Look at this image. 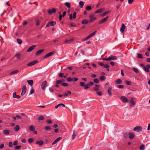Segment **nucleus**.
<instances>
[{"label": "nucleus", "instance_id": "obj_5", "mask_svg": "<svg viewBox=\"0 0 150 150\" xmlns=\"http://www.w3.org/2000/svg\"><path fill=\"white\" fill-rule=\"evenodd\" d=\"M150 69V64H147L146 65V67L143 68V69L146 72H149V69Z\"/></svg>", "mask_w": 150, "mask_h": 150}, {"label": "nucleus", "instance_id": "obj_54", "mask_svg": "<svg viewBox=\"0 0 150 150\" xmlns=\"http://www.w3.org/2000/svg\"><path fill=\"white\" fill-rule=\"evenodd\" d=\"M44 117L42 116H41L38 117V120H44Z\"/></svg>", "mask_w": 150, "mask_h": 150}, {"label": "nucleus", "instance_id": "obj_59", "mask_svg": "<svg viewBox=\"0 0 150 150\" xmlns=\"http://www.w3.org/2000/svg\"><path fill=\"white\" fill-rule=\"evenodd\" d=\"M128 134L127 133H124L123 136L125 138H126L128 137Z\"/></svg>", "mask_w": 150, "mask_h": 150}, {"label": "nucleus", "instance_id": "obj_53", "mask_svg": "<svg viewBox=\"0 0 150 150\" xmlns=\"http://www.w3.org/2000/svg\"><path fill=\"white\" fill-rule=\"evenodd\" d=\"M122 80L120 79H118L116 81V82L118 84L121 83H122Z\"/></svg>", "mask_w": 150, "mask_h": 150}, {"label": "nucleus", "instance_id": "obj_15", "mask_svg": "<svg viewBox=\"0 0 150 150\" xmlns=\"http://www.w3.org/2000/svg\"><path fill=\"white\" fill-rule=\"evenodd\" d=\"M120 98L122 99V102L124 103L127 102L129 101V100L124 96L121 97Z\"/></svg>", "mask_w": 150, "mask_h": 150}, {"label": "nucleus", "instance_id": "obj_34", "mask_svg": "<svg viewBox=\"0 0 150 150\" xmlns=\"http://www.w3.org/2000/svg\"><path fill=\"white\" fill-rule=\"evenodd\" d=\"M29 129L30 131L33 132L35 130V127L33 125H31L29 127Z\"/></svg>", "mask_w": 150, "mask_h": 150}, {"label": "nucleus", "instance_id": "obj_55", "mask_svg": "<svg viewBox=\"0 0 150 150\" xmlns=\"http://www.w3.org/2000/svg\"><path fill=\"white\" fill-rule=\"evenodd\" d=\"M124 86L122 85H119L117 86V87L119 88H123Z\"/></svg>", "mask_w": 150, "mask_h": 150}, {"label": "nucleus", "instance_id": "obj_22", "mask_svg": "<svg viewBox=\"0 0 150 150\" xmlns=\"http://www.w3.org/2000/svg\"><path fill=\"white\" fill-rule=\"evenodd\" d=\"M73 38H71L69 40H66L64 42L65 43H70V42L73 41L74 40Z\"/></svg>", "mask_w": 150, "mask_h": 150}, {"label": "nucleus", "instance_id": "obj_36", "mask_svg": "<svg viewBox=\"0 0 150 150\" xmlns=\"http://www.w3.org/2000/svg\"><path fill=\"white\" fill-rule=\"evenodd\" d=\"M106 79V77L104 76H100L99 77V79L100 81H104Z\"/></svg>", "mask_w": 150, "mask_h": 150}, {"label": "nucleus", "instance_id": "obj_60", "mask_svg": "<svg viewBox=\"0 0 150 150\" xmlns=\"http://www.w3.org/2000/svg\"><path fill=\"white\" fill-rule=\"evenodd\" d=\"M35 92V91L34 89L32 88L31 89L30 91V94H33Z\"/></svg>", "mask_w": 150, "mask_h": 150}, {"label": "nucleus", "instance_id": "obj_32", "mask_svg": "<svg viewBox=\"0 0 150 150\" xmlns=\"http://www.w3.org/2000/svg\"><path fill=\"white\" fill-rule=\"evenodd\" d=\"M79 6L81 8H82L84 5V3L82 1H80L79 2Z\"/></svg>", "mask_w": 150, "mask_h": 150}, {"label": "nucleus", "instance_id": "obj_18", "mask_svg": "<svg viewBox=\"0 0 150 150\" xmlns=\"http://www.w3.org/2000/svg\"><path fill=\"white\" fill-rule=\"evenodd\" d=\"M56 11L55 8H53L52 10H49L48 11V12L50 14H52L53 13H55Z\"/></svg>", "mask_w": 150, "mask_h": 150}, {"label": "nucleus", "instance_id": "obj_8", "mask_svg": "<svg viewBox=\"0 0 150 150\" xmlns=\"http://www.w3.org/2000/svg\"><path fill=\"white\" fill-rule=\"evenodd\" d=\"M54 52H50V53H47V54H46L43 57V59L46 58H47L48 57L53 55V54H54Z\"/></svg>", "mask_w": 150, "mask_h": 150}, {"label": "nucleus", "instance_id": "obj_41", "mask_svg": "<svg viewBox=\"0 0 150 150\" xmlns=\"http://www.w3.org/2000/svg\"><path fill=\"white\" fill-rule=\"evenodd\" d=\"M67 92V93H64L63 94V95L64 96H68V94H71V92L70 91H66Z\"/></svg>", "mask_w": 150, "mask_h": 150}, {"label": "nucleus", "instance_id": "obj_48", "mask_svg": "<svg viewBox=\"0 0 150 150\" xmlns=\"http://www.w3.org/2000/svg\"><path fill=\"white\" fill-rule=\"evenodd\" d=\"M92 9V7L91 6H88L86 7V10L87 11H90Z\"/></svg>", "mask_w": 150, "mask_h": 150}, {"label": "nucleus", "instance_id": "obj_63", "mask_svg": "<svg viewBox=\"0 0 150 150\" xmlns=\"http://www.w3.org/2000/svg\"><path fill=\"white\" fill-rule=\"evenodd\" d=\"M21 145L16 146L15 147V149H18L21 147Z\"/></svg>", "mask_w": 150, "mask_h": 150}, {"label": "nucleus", "instance_id": "obj_39", "mask_svg": "<svg viewBox=\"0 0 150 150\" xmlns=\"http://www.w3.org/2000/svg\"><path fill=\"white\" fill-rule=\"evenodd\" d=\"M73 134L72 136V140H73L75 138V137L76 136V134H75V131L74 130L73 131Z\"/></svg>", "mask_w": 150, "mask_h": 150}, {"label": "nucleus", "instance_id": "obj_52", "mask_svg": "<svg viewBox=\"0 0 150 150\" xmlns=\"http://www.w3.org/2000/svg\"><path fill=\"white\" fill-rule=\"evenodd\" d=\"M61 85L62 86H68L69 85L68 83H62Z\"/></svg>", "mask_w": 150, "mask_h": 150}, {"label": "nucleus", "instance_id": "obj_35", "mask_svg": "<svg viewBox=\"0 0 150 150\" xmlns=\"http://www.w3.org/2000/svg\"><path fill=\"white\" fill-rule=\"evenodd\" d=\"M64 4L68 8H69L71 7V4L70 3L68 2H66L64 3Z\"/></svg>", "mask_w": 150, "mask_h": 150}, {"label": "nucleus", "instance_id": "obj_29", "mask_svg": "<svg viewBox=\"0 0 150 150\" xmlns=\"http://www.w3.org/2000/svg\"><path fill=\"white\" fill-rule=\"evenodd\" d=\"M112 88L110 87L108 88V95L110 96H111L112 95V93L111 92V91L112 90Z\"/></svg>", "mask_w": 150, "mask_h": 150}, {"label": "nucleus", "instance_id": "obj_33", "mask_svg": "<svg viewBox=\"0 0 150 150\" xmlns=\"http://www.w3.org/2000/svg\"><path fill=\"white\" fill-rule=\"evenodd\" d=\"M20 129V127L18 125H16L14 128V129L16 132L18 131Z\"/></svg>", "mask_w": 150, "mask_h": 150}, {"label": "nucleus", "instance_id": "obj_11", "mask_svg": "<svg viewBox=\"0 0 150 150\" xmlns=\"http://www.w3.org/2000/svg\"><path fill=\"white\" fill-rule=\"evenodd\" d=\"M76 12H74L73 14V17L72 16V14H70L69 15V19L70 20H71L73 18L74 19H75L76 17Z\"/></svg>", "mask_w": 150, "mask_h": 150}, {"label": "nucleus", "instance_id": "obj_42", "mask_svg": "<svg viewBox=\"0 0 150 150\" xmlns=\"http://www.w3.org/2000/svg\"><path fill=\"white\" fill-rule=\"evenodd\" d=\"M17 43L19 45L21 44L22 42V40L19 38L17 39Z\"/></svg>", "mask_w": 150, "mask_h": 150}, {"label": "nucleus", "instance_id": "obj_27", "mask_svg": "<svg viewBox=\"0 0 150 150\" xmlns=\"http://www.w3.org/2000/svg\"><path fill=\"white\" fill-rule=\"evenodd\" d=\"M60 106H62L63 108L65 107V105L64 104L62 103H61L56 106L55 108H57L58 107H60Z\"/></svg>", "mask_w": 150, "mask_h": 150}, {"label": "nucleus", "instance_id": "obj_17", "mask_svg": "<svg viewBox=\"0 0 150 150\" xmlns=\"http://www.w3.org/2000/svg\"><path fill=\"white\" fill-rule=\"evenodd\" d=\"M125 28V26L124 23L122 24L121 28L120 29V31L122 33L124 32V30Z\"/></svg>", "mask_w": 150, "mask_h": 150}, {"label": "nucleus", "instance_id": "obj_12", "mask_svg": "<svg viewBox=\"0 0 150 150\" xmlns=\"http://www.w3.org/2000/svg\"><path fill=\"white\" fill-rule=\"evenodd\" d=\"M105 10V8H100L98 10H96L95 12V14L98 13H101L103 11H104Z\"/></svg>", "mask_w": 150, "mask_h": 150}, {"label": "nucleus", "instance_id": "obj_16", "mask_svg": "<svg viewBox=\"0 0 150 150\" xmlns=\"http://www.w3.org/2000/svg\"><path fill=\"white\" fill-rule=\"evenodd\" d=\"M36 45H33L30 47L27 50V52H30L33 50L34 48L36 47Z\"/></svg>", "mask_w": 150, "mask_h": 150}, {"label": "nucleus", "instance_id": "obj_45", "mask_svg": "<svg viewBox=\"0 0 150 150\" xmlns=\"http://www.w3.org/2000/svg\"><path fill=\"white\" fill-rule=\"evenodd\" d=\"M137 57L138 58L142 59L143 58V56L142 54H137Z\"/></svg>", "mask_w": 150, "mask_h": 150}, {"label": "nucleus", "instance_id": "obj_19", "mask_svg": "<svg viewBox=\"0 0 150 150\" xmlns=\"http://www.w3.org/2000/svg\"><path fill=\"white\" fill-rule=\"evenodd\" d=\"M129 137L130 139H132L134 137V134L133 133L129 132Z\"/></svg>", "mask_w": 150, "mask_h": 150}, {"label": "nucleus", "instance_id": "obj_49", "mask_svg": "<svg viewBox=\"0 0 150 150\" xmlns=\"http://www.w3.org/2000/svg\"><path fill=\"white\" fill-rule=\"evenodd\" d=\"M133 70L136 73H139V71L138 70V69L136 68H134V67L133 68Z\"/></svg>", "mask_w": 150, "mask_h": 150}, {"label": "nucleus", "instance_id": "obj_57", "mask_svg": "<svg viewBox=\"0 0 150 150\" xmlns=\"http://www.w3.org/2000/svg\"><path fill=\"white\" fill-rule=\"evenodd\" d=\"M64 74L63 73H59L58 75L61 78L63 77L64 76Z\"/></svg>", "mask_w": 150, "mask_h": 150}, {"label": "nucleus", "instance_id": "obj_13", "mask_svg": "<svg viewBox=\"0 0 150 150\" xmlns=\"http://www.w3.org/2000/svg\"><path fill=\"white\" fill-rule=\"evenodd\" d=\"M89 18L90 19L93 20L95 19V21L96 19V18L95 17V15L93 13H91L89 16Z\"/></svg>", "mask_w": 150, "mask_h": 150}, {"label": "nucleus", "instance_id": "obj_46", "mask_svg": "<svg viewBox=\"0 0 150 150\" xmlns=\"http://www.w3.org/2000/svg\"><path fill=\"white\" fill-rule=\"evenodd\" d=\"M93 81L94 83H98L99 82V80L97 78H95L93 80Z\"/></svg>", "mask_w": 150, "mask_h": 150}, {"label": "nucleus", "instance_id": "obj_3", "mask_svg": "<svg viewBox=\"0 0 150 150\" xmlns=\"http://www.w3.org/2000/svg\"><path fill=\"white\" fill-rule=\"evenodd\" d=\"M142 127L140 126H137L135 127L133 129V130L134 131H136L137 132H142Z\"/></svg>", "mask_w": 150, "mask_h": 150}, {"label": "nucleus", "instance_id": "obj_23", "mask_svg": "<svg viewBox=\"0 0 150 150\" xmlns=\"http://www.w3.org/2000/svg\"><path fill=\"white\" fill-rule=\"evenodd\" d=\"M61 137H59L57 139L52 143V144L54 145L59 142L60 139H62Z\"/></svg>", "mask_w": 150, "mask_h": 150}, {"label": "nucleus", "instance_id": "obj_2", "mask_svg": "<svg viewBox=\"0 0 150 150\" xmlns=\"http://www.w3.org/2000/svg\"><path fill=\"white\" fill-rule=\"evenodd\" d=\"M56 24V22L55 21L49 22L46 25V27H48L51 26H54Z\"/></svg>", "mask_w": 150, "mask_h": 150}, {"label": "nucleus", "instance_id": "obj_21", "mask_svg": "<svg viewBox=\"0 0 150 150\" xmlns=\"http://www.w3.org/2000/svg\"><path fill=\"white\" fill-rule=\"evenodd\" d=\"M36 144H38L39 146H40L43 144V142L42 140H40L37 141L36 142Z\"/></svg>", "mask_w": 150, "mask_h": 150}, {"label": "nucleus", "instance_id": "obj_40", "mask_svg": "<svg viewBox=\"0 0 150 150\" xmlns=\"http://www.w3.org/2000/svg\"><path fill=\"white\" fill-rule=\"evenodd\" d=\"M26 87L25 86H24L22 88V92L26 93Z\"/></svg>", "mask_w": 150, "mask_h": 150}, {"label": "nucleus", "instance_id": "obj_47", "mask_svg": "<svg viewBox=\"0 0 150 150\" xmlns=\"http://www.w3.org/2000/svg\"><path fill=\"white\" fill-rule=\"evenodd\" d=\"M145 148V145L144 144H142L139 147V149L140 150H143Z\"/></svg>", "mask_w": 150, "mask_h": 150}, {"label": "nucleus", "instance_id": "obj_38", "mask_svg": "<svg viewBox=\"0 0 150 150\" xmlns=\"http://www.w3.org/2000/svg\"><path fill=\"white\" fill-rule=\"evenodd\" d=\"M110 11H105L102 14L101 16H105L107 14L110 13Z\"/></svg>", "mask_w": 150, "mask_h": 150}, {"label": "nucleus", "instance_id": "obj_4", "mask_svg": "<svg viewBox=\"0 0 150 150\" xmlns=\"http://www.w3.org/2000/svg\"><path fill=\"white\" fill-rule=\"evenodd\" d=\"M98 64L100 66L103 67L104 68H107V70L108 71H109L110 70V69L109 68V66L107 64H105L101 62H99Z\"/></svg>", "mask_w": 150, "mask_h": 150}, {"label": "nucleus", "instance_id": "obj_26", "mask_svg": "<svg viewBox=\"0 0 150 150\" xmlns=\"http://www.w3.org/2000/svg\"><path fill=\"white\" fill-rule=\"evenodd\" d=\"M96 32V31H94L93 32L90 34L88 36V38H90L92 37H93V36L94 35Z\"/></svg>", "mask_w": 150, "mask_h": 150}, {"label": "nucleus", "instance_id": "obj_43", "mask_svg": "<svg viewBox=\"0 0 150 150\" xmlns=\"http://www.w3.org/2000/svg\"><path fill=\"white\" fill-rule=\"evenodd\" d=\"M44 129L47 130L49 131L51 129V127L49 126H46L44 127Z\"/></svg>", "mask_w": 150, "mask_h": 150}, {"label": "nucleus", "instance_id": "obj_6", "mask_svg": "<svg viewBox=\"0 0 150 150\" xmlns=\"http://www.w3.org/2000/svg\"><path fill=\"white\" fill-rule=\"evenodd\" d=\"M47 82L46 81H44L41 85V88L43 90H45L47 86Z\"/></svg>", "mask_w": 150, "mask_h": 150}, {"label": "nucleus", "instance_id": "obj_14", "mask_svg": "<svg viewBox=\"0 0 150 150\" xmlns=\"http://www.w3.org/2000/svg\"><path fill=\"white\" fill-rule=\"evenodd\" d=\"M109 61L111 60H117V57L111 55L108 57Z\"/></svg>", "mask_w": 150, "mask_h": 150}, {"label": "nucleus", "instance_id": "obj_58", "mask_svg": "<svg viewBox=\"0 0 150 150\" xmlns=\"http://www.w3.org/2000/svg\"><path fill=\"white\" fill-rule=\"evenodd\" d=\"M96 93L98 95L101 96L102 95V93L101 91H98L96 92Z\"/></svg>", "mask_w": 150, "mask_h": 150}, {"label": "nucleus", "instance_id": "obj_44", "mask_svg": "<svg viewBox=\"0 0 150 150\" xmlns=\"http://www.w3.org/2000/svg\"><path fill=\"white\" fill-rule=\"evenodd\" d=\"M28 142L29 143H31L34 141V139L33 138H30L28 139Z\"/></svg>", "mask_w": 150, "mask_h": 150}, {"label": "nucleus", "instance_id": "obj_1", "mask_svg": "<svg viewBox=\"0 0 150 150\" xmlns=\"http://www.w3.org/2000/svg\"><path fill=\"white\" fill-rule=\"evenodd\" d=\"M79 85L81 87H84V89L86 90L89 88L90 87V85L89 83L85 85L84 82H81L79 83Z\"/></svg>", "mask_w": 150, "mask_h": 150}, {"label": "nucleus", "instance_id": "obj_30", "mask_svg": "<svg viewBox=\"0 0 150 150\" xmlns=\"http://www.w3.org/2000/svg\"><path fill=\"white\" fill-rule=\"evenodd\" d=\"M88 21L86 19L83 20L81 22V23L83 25H86L88 23Z\"/></svg>", "mask_w": 150, "mask_h": 150}, {"label": "nucleus", "instance_id": "obj_9", "mask_svg": "<svg viewBox=\"0 0 150 150\" xmlns=\"http://www.w3.org/2000/svg\"><path fill=\"white\" fill-rule=\"evenodd\" d=\"M134 98H132L129 101V105L131 107L134 106L135 104V102L133 100Z\"/></svg>", "mask_w": 150, "mask_h": 150}, {"label": "nucleus", "instance_id": "obj_51", "mask_svg": "<svg viewBox=\"0 0 150 150\" xmlns=\"http://www.w3.org/2000/svg\"><path fill=\"white\" fill-rule=\"evenodd\" d=\"M125 83L127 85H131L132 84L129 81H125Z\"/></svg>", "mask_w": 150, "mask_h": 150}, {"label": "nucleus", "instance_id": "obj_50", "mask_svg": "<svg viewBox=\"0 0 150 150\" xmlns=\"http://www.w3.org/2000/svg\"><path fill=\"white\" fill-rule=\"evenodd\" d=\"M67 81L68 82H71L73 81V78L71 77H69L67 79Z\"/></svg>", "mask_w": 150, "mask_h": 150}, {"label": "nucleus", "instance_id": "obj_56", "mask_svg": "<svg viewBox=\"0 0 150 150\" xmlns=\"http://www.w3.org/2000/svg\"><path fill=\"white\" fill-rule=\"evenodd\" d=\"M15 57H16L17 58H19L20 57V54H17L15 55Z\"/></svg>", "mask_w": 150, "mask_h": 150}, {"label": "nucleus", "instance_id": "obj_20", "mask_svg": "<svg viewBox=\"0 0 150 150\" xmlns=\"http://www.w3.org/2000/svg\"><path fill=\"white\" fill-rule=\"evenodd\" d=\"M44 51V49H41L35 53V55L38 56L42 53Z\"/></svg>", "mask_w": 150, "mask_h": 150}, {"label": "nucleus", "instance_id": "obj_64", "mask_svg": "<svg viewBox=\"0 0 150 150\" xmlns=\"http://www.w3.org/2000/svg\"><path fill=\"white\" fill-rule=\"evenodd\" d=\"M93 89L94 91H98L100 90L99 88L97 87H94Z\"/></svg>", "mask_w": 150, "mask_h": 150}, {"label": "nucleus", "instance_id": "obj_28", "mask_svg": "<svg viewBox=\"0 0 150 150\" xmlns=\"http://www.w3.org/2000/svg\"><path fill=\"white\" fill-rule=\"evenodd\" d=\"M19 71L18 70H14L11 72L10 73V75H12L14 74H15L18 73L19 72Z\"/></svg>", "mask_w": 150, "mask_h": 150}, {"label": "nucleus", "instance_id": "obj_24", "mask_svg": "<svg viewBox=\"0 0 150 150\" xmlns=\"http://www.w3.org/2000/svg\"><path fill=\"white\" fill-rule=\"evenodd\" d=\"M13 97L14 98H20L21 96L19 95H16V92H15L13 93Z\"/></svg>", "mask_w": 150, "mask_h": 150}, {"label": "nucleus", "instance_id": "obj_62", "mask_svg": "<svg viewBox=\"0 0 150 150\" xmlns=\"http://www.w3.org/2000/svg\"><path fill=\"white\" fill-rule=\"evenodd\" d=\"M46 122L48 124H52V122L50 120H47L46 121Z\"/></svg>", "mask_w": 150, "mask_h": 150}, {"label": "nucleus", "instance_id": "obj_25", "mask_svg": "<svg viewBox=\"0 0 150 150\" xmlns=\"http://www.w3.org/2000/svg\"><path fill=\"white\" fill-rule=\"evenodd\" d=\"M96 32V31H94L93 32L90 34L88 36V38H90L92 37H93V36L94 35Z\"/></svg>", "mask_w": 150, "mask_h": 150}, {"label": "nucleus", "instance_id": "obj_31", "mask_svg": "<svg viewBox=\"0 0 150 150\" xmlns=\"http://www.w3.org/2000/svg\"><path fill=\"white\" fill-rule=\"evenodd\" d=\"M27 82H28L29 85L30 86H32L33 85V81L32 80H28L27 81Z\"/></svg>", "mask_w": 150, "mask_h": 150}, {"label": "nucleus", "instance_id": "obj_37", "mask_svg": "<svg viewBox=\"0 0 150 150\" xmlns=\"http://www.w3.org/2000/svg\"><path fill=\"white\" fill-rule=\"evenodd\" d=\"M3 133L5 135H8L9 134V131L8 130H5L3 131Z\"/></svg>", "mask_w": 150, "mask_h": 150}, {"label": "nucleus", "instance_id": "obj_7", "mask_svg": "<svg viewBox=\"0 0 150 150\" xmlns=\"http://www.w3.org/2000/svg\"><path fill=\"white\" fill-rule=\"evenodd\" d=\"M38 62L37 60H35L33 61L30 62L28 64H27V65L28 66H32L36 64Z\"/></svg>", "mask_w": 150, "mask_h": 150}, {"label": "nucleus", "instance_id": "obj_10", "mask_svg": "<svg viewBox=\"0 0 150 150\" xmlns=\"http://www.w3.org/2000/svg\"><path fill=\"white\" fill-rule=\"evenodd\" d=\"M108 18V16H107L105 18L99 21L98 23L99 24H102L105 22Z\"/></svg>", "mask_w": 150, "mask_h": 150}, {"label": "nucleus", "instance_id": "obj_61", "mask_svg": "<svg viewBox=\"0 0 150 150\" xmlns=\"http://www.w3.org/2000/svg\"><path fill=\"white\" fill-rule=\"evenodd\" d=\"M8 145L10 147H12L13 146L12 143L11 142H10L8 143Z\"/></svg>", "mask_w": 150, "mask_h": 150}]
</instances>
